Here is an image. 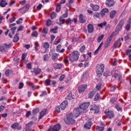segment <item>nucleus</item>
<instances>
[{
	"label": "nucleus",
	"mask_w": 131,
	"mask_h": 131,
	"mask_svg": "<svg viewBox=\"0 0 131 131\" xmlns=\"http://www.w3.org/2000/svg\"><path fill=\"white\" fill-rule=\"evenodd\" d=\"M48 113V109L45 108L41 112L39 113V119H41L46 114Z\"/></svg>",
	"instance_id": "obj_14"
},
{
	"label": "nucleus",
	"mask_w": 131,
	"mask_h": 131,
	"mask_svg": "<svg viewBox=\"0 0 131 131\" xmlns=\"http://www.w3.org/2000/svg\"><path fill=\"white\" fill-rule=\"evenodd\" d=\"M103 38H104V34L101 35L97 38V41L98 42H101V41L103 40Z\"/></svg>",
	"instance_id": "obj_44"
},
{
	"label": "nucleus",
	"mask_w": 131,
	"mask_h": 131,
	"mask_svg": "<svg viewBox=\"0 0 131 131\" xmlns=\"http://www.w3.org/2000/svg\"><path fill=\"white\" fill-rule=\"evenodd\" d=\"M104 127L100 126H96V131H103L104 130Z\"/></svg>",
	"instance_id": "obj_49"
},
{
	"label": "nucleus",
	"mask_w": 131,
	"mask_h": 131,
	"mask_svg": "<svg viewBox=\"0 0 131 131\" xmlns=\"http://www.w3.org/2000/svg\"><path fill=\"white\" fill-rule=\"evenodd\" d=\"M108 12L109 10H108V9L104 8L101 11L100 14L102 17H104V16L106 15V13H108Z\"/></svg>",
	"instance_id": "obj_20"
},
{
	"label": "nucleus",
	"mask_w": 131,
	"mask_h": 131,
	"mask_svg": "<svg viewBox=\"0 0 131 131\" xmlns=\"http://www.w3.org/2000/svg\"><path fill=\"white\" fill-rule=\"evenodd\" d=\"M50 32L52 33H57L58 32V27H55L54 28L50 29Z\"/></svg>",
	"instance_id": "obj_30"
},
{
	"label": "nucleus",
	"mask_w": 131,
	"mask_h": 131,
	"mask_svg": "<svg viewBox=\"0 0 131 131\" xmlns=\"http://www.w3.org/2000/svg\"><path fill=\"white\" fill-rule=\"evenodd\" d=\"M119 45V46H121V43L120 42V38H119L118 40L116 41L114 44V48L116 49L117 48H119V46H117Z\"/></svg>",
	"instance_id": "obj_22"
},
{
	"label": "nucleus",
	"mask_w": 131,
	"mask_h": 131,
	"mask_svg": "<svg viewBox=\"0 0 131 131\" xmlns=\"http://www.w3.org/2000/svg\"><path fill=\"white\" fill-rule=\"evenodd\" d=\"M123 23H124V19H122L119 21V24H118L116 28V31H119L121 28H122V26H123Z\"/></svg>",
	"instance_id": "obj_10"
},
{
	"label": "nucleus",
	"mask_w": 131,
	"mask_h": 131,
	"mask_svg": "<svg viewBox=\"0 0 131 131\" xmlns=\"http://www.w3.org/2000/svg\"><path fill=\"white\" fill-rule=\"evenodd\" d=\"M91 105V102H83L79 106L80 109H81L82 110H83L84 111L85 110L88 109L90 105Z\"/></svg>",
	"instance_id": "obj_6"
},
{
	"label": "nucleus",
	"mask_w": 131,
	"mask_h": 131,
	"mask_svg": "<svg viewBox=\"0 0 131 131\" xmlns=\"http://www.w3.org/2000/svg\"><path fill=\"white\" fill-rule=\"evenodd\" d=\"M65 23V19L63 18V17H60L59 18V22H57V24H59V25H61L62 24H64Z\"/></svg>",
	"instance_id": "obj_29"
},
{
	"label": "nucleus",
	"mask_w": 131,
	"mask_h": 131,
	"mask_svg": "<svg viewBox=\"0 0 131 131\" xmlns=\"http://www.w3.org/2000/svg\"><path fill=\"white\" fill-rule=\"evenodd\" d=\"M72 22H73V20H72L69 18L66 19V24H67V25H69V24L72 23Z\"/></svg>",
	"instance_id": "obj_41"
},
{
	"label": "nucleus",
	"mask_w": 131,
	"mask_h": 131,
	"mask_svg": "<svg viewBox=\"0 0 131 131\" xmlns=\"http://www.w3.org/2000/svg\"><path fill=\"white\" fill-rule=\"evenodd\" d=\"M59 56V54L58 53H53L52 55V60H56V59H58V56Z\"/></svg>",
	"instance_id": "obj_35"
},
{
	"label": "nucleus",
	"mask_w": 131,
	"mask_h": 131,
	"mask_svg": "<svg viewBox=\"0 0 131 131\" xmlns=\"http://www.w3.org/2000/svg\"><path fill=\"white\" fill-rule=\"evenodd\" d=\"M114 5V1L113 0H107L106 2V6L110 8Z\"/></svg>",
	"instance_id": "obj_23"
},
{
	"label": "nucleus",
	"mask_w": 131,
	"mask_h": 131,
	"mask_svg": "<svg viewBox=\"0 0 131 131\" xmlns=\"http://www.w3.org/2000/svg\"><path fill=\"white\" fill-rule=\"evenodd\" d=\"M49 32V28L47 27H44L42 30V36H43V37H46L47 36V34H48Z\"/></svg>",
	"instance_id": "obj_15"
},
{
	"label": "nucleus",
	"mask_w": 131,
	"mask_h": 131,
	"mask_svg": "<svg viewBox=\"0 0 131 131\" xmlns=\"http://www.w3.org/2000/svg\"><path fill=\"white\" fill-rule=\"evenodd\" d=\"M105 69V66L103 64H97L96 68V74L99 75V74H102L104 72V70Z\"/></svg>",
	"instance_id": "obj_3"
},
{
	"label": "nucleus",
	"mask_w": 131,
	"mask_h": 131,
	"mask_svg": "<svg viewBox=\"0 0 131 131\" xmlns=\"http://www.w3.org/2000/svg\"><path fill=\"white\" fill-rule=\"evenodd\" d=\"M110 102L111 104H114L116 102V99L115 98H111Z\"/></svg>",
	"instance_id": "obj_62"
},
{
	"label": "nucleus",
	"mask_w": 131,
	"mask_h": 131,
	"mask_svg": "<svg viewBox=\"0 0 131 131\" xmlns=\"http://www.w3.org/2000/svg\"><path fill=\"white\" fill-rule=\"evenodd\" d=\"M107 25V22H104L102 23L98 24L97 25L98 27H100V28H103L104 26Z\"/></svg>",
	"instance_id": "obj_36"
},
{
	"label": "nucleus",
	"mask_w": 131,
	"mask_h": 131,
	"mask_svg": "<svg viewBox=\"0 0 131 131\" xmlns=\"http://www.w3.org/2000/svg\"><path fill=\"white\" fill-rule=\"evenodd\" d=\"M18 35H19V34H16L13 38V41L14 42H17V41H18L19 40V36H18Z\"/></svg>",
	"instance_id": "obj_37"
},
{
	"label": "nucleus",
	"mask_w": 131,
	"mask_h": 131,
	"mask_svg": "<svg viewBox=\"0 0 131 131\" xmlns=\"http://www.w3.org/2000/svg\"><path fill=\"white\" fill-rule=\"evenodd\" d=\"M79 52L75 50L71 53L69 54L68 55L69 60L71 62H75V61H77L78 60V58H79Z\"/></svg>",
	"instance_id": "obj_1"
},
{
	"label": "nucleus",
	"mask_w": 131,
	"mask_h": 131,
	"mask_svg": "<svg viewBox=\"0 0 131 131\" xmlns=\"http://www.w3.org/2000/svg\"><path fill=\"white\" fill-rule=\"evenodd\" d=\"M6 51V48H5V45H3V46L1 45L0 46V52H5Z\"/></svg>",
	"instance_id": "obj_55"
},
{
	"label": "nucleus",
	"mask_w": 131,
	"mask_h": 131,
	"mask_svg": "<svg viewBox=\"0 0 131 131\" xmlns=\"http://www.w3.org/2000/svg\"><path fill=\"white\" fill-rule=\"evenodd\" d=\"M113 36H114V32L112 33V34L108 37L106 42L107 43H110L111 41L112 40V38H113Z\"/></svg>",
	"instance_id": "obj_27"
},
{
	"label": "nucleus",
	"mask_w": 131,
	"mask_h": 131,
	"mask_svg": "<svg viewBox=\"0 0 131 131\" xmlns=\"http://www.w3.org/2000/svg\"><path fill=\"white\" fill-rule=\"evenodd\" d=\"M32 124H33V122H30L26 125V128H29V127H30V126H31Z\"/></svg>",
	"instance_id": "obj_56"
},
{
	"label": "nucleus",
	"mask_w": 131,
	"mask_h": 131,
	"mask_svg": "<svg viewBox=\"0 0 131 131\" xmlns=\"http://www.w3.org/2000/svg\"><path fill=\"white\" fill-rule=\"evenodd\" d=\"M82 56L84 59H85L86 57H89V56L90 57V58H91V57H92V53L90 52L88 53L86 55H85V54H83Z\"/></svg>",
	"instance_id": "obj_57"
},
{
	"label": "nucleus",
	"mask_w": 131,
	"mask_h": 131,
	"mask_svg": "<svg viewBox=\"0 0 131 131\" xmlns=\"http://www.w3.org/2000/svg\"><path fill=\"white\" fill-rule=\"evenodd\" d=\"M18 12L20 13L21 14H25V13L26 12L25 11V9H24V7H22L18 9Z\"/></svg>",
	"instance_id": "obj_43"
},
{
	"label": "nucleus",
	"mask_w": 131,
	"mask_h": 131,
	"mask_svg": "<svg viewBox=\"0 0 131 131\" xmlns=\"http://www.w3.org/2000/svg\"><path fill=\"white\" fill-rule=\"evenodd\" d=\"M8 5V3L5 0L0 1V7L1 8H5L6 6Z\"/></svg>",
	"instance_id": "obj_21"
},
{
	"label": "nucleus",
	"mask_w": 131,
	"mask_h": 131,
	"mask_svg": "<svg viewBox=\"0 0 131 131\" xmlns=\"http://www.w3.org/2000/svg\"><path fill=\"white\" fill-rule=\"evenodd\" d=\"M89 33H92L94 32V26L89 24L87 27Z\"/></svg>",
	"instance_id": "obj_17"
},
{
	"label": "nucleus",
	"mask_w": 131,
	"mask_h": 131,
	"mask_svg": "<svg viewBox=\"0 0 131 131\" xmlns=\"http://www.w3.org/2000/svg\"><path fill=\"white\" fill-rule=\"evenodd\" d=\"M88 89V84H84L78 86V91L80 94L84 93V92Z\"/></svg>",
	"instance_id": "obj_7"
},
{
	"label": "nucleus",
	"mask_w": 131,
	"mask_h": 131,
	"mask_svg": "<svg viewBox=\"0 0 131 131\" xmlns=\"http://www.w3.org/2000/svg\"><path fill=\"white\" fill-rule=\"evenodd\" d=\"M56 16H57V14H56V13L55 12H52L50 14V17L51 18V19H54V18H56Z\"/></svg>",
	"instance_id": "obj_52"
},
{
	"label": "nucleus",
	"mask_w": 131,
	"mask_h": 131,
	"mask_svg": "<svg viewBox=\"0 0 131 131\" xmlns=\"http://www.w3.org/2000/svg\"><path fill=\"white\" fill-rule=\"evenodd\" d=\"M34 45H35V51H38V48H39V43H38V42L37 41L35 42Z\"/></svg>",
	"instance_id": "obj_40"
},
{
	"label": "nucleus",
	"mask_w": 131,
	"mask_h": 131,
	"mask_svg": "<svg viewBox=\"0 0 131 131\" xmlns=\"http://www.w3.org/2000/svg\"><path fill=\"white\" fill-rule=\"evenodd\" d=\"M23 22V18L22 17H20L16 21V24L18 25H19V24H21Z\"/></svg>",
	"instance_id": "obj_54"
},
{
	"label": "nucleus",
	"mask_w": 131,
	"mask_h": 131,
	"mask_svg": "<svg viewBox=\"0 0 131 131\" xmlns=\"http://www.w3.org/2000/svg\"><path fill=\"white\" fill-rule=\"evenodd\" d=\"M16 20V17L13 16L12 17L10 18L9 20V23H13Z\"/></svg>",
	"instance_id": "obj_51"
},
{
	"label": "nucleus",
	"mask_w": 131,
	"mask_h": 131,
	"mask_svg": "<svg viewBox=\"0 0 131 131\" xmlns=\"http://www.w3.org/2000/svg\"><path fill=\"white\" fill-rule=\"evenodd\" d=\"M103 45H104V43L102 42L99 46L97 49L95 51V54H98V53H99V51H100V49H101V48H102V47L103 46Z\"/></svg>",
	"instance_id": "obj_33"
},
{
	"label": "nucleus",
	"mask_w": 131,
	"mask_h": 131,
	"mask_svg": "<svg viewBox=\"0 0 131 131\" xmlns=\"http://www.w3.org/2000/svg\"><path fill=\"white\" fill-rule=\"evenodd\" d=\"M92 125H93V123L91 121L86 123L84 125V128L86 129H91V127H92Z\"/></svg>",
	"instance_id": "obj_18"
},
{
	"label": "nucleus",
	"mask_w": 131,
	"mask_h": 131,
	"mask_svg": "<svg viewBox=\"0 0 131 131\" xmlns=\"http://www.w3.org/2000/svg\"><path fill=\"white\" fill-rule=\"evenodd\" d=\"M95 94H96V92H95V91L90 92L89 93V98H90V99H92Z\"/></svg>",
	"instance_id": "obj_32"
},
{
	"label": "nucleus",
	"mask_w": 131,
	"mask_h": 131,
	"mask_svg": "<svg viewBox=\"0 0 131 131\" xmlns=\"http://www.w3.org/2000/svg\"><path fill=\"white\" fill-rule=\"evenodd\" d=\"M73 113H71L68 114L67 115V119L64 121L66 123H67V124H69V123L73 124L75 123V120L73 119Z\"/></svg>",
	"instance_id": "obj_2"
},
{
	"label": "nucleus",
	"mask_w": 131,
	"mask_h": 131,
	"mask_svg": "<svg viewBox=\"0 0 131 131\" xmlns=\"http://www.w3.org/2000/svg\"><path fill=\"white\" fill-rule=\"evenodd\" d=\"M45 85H51V79H47L45 80Z\"/></svg>",
	"instance_id": "obj_42"
},
{
	"label": "nucleus",
	"mask_w": 131,
	"mask_h": 131,
	"mask_svg": "<svg viewBox=\"0 0 131 131\" xmlns=\"http://www.w3.org/2000/svg\"><path fill=\"white\" fill-rule=\"evenodd\" d=\"M51 25H53V21H52V20L50 19H49L46 21V26L49 27L51 26Z\"/></svg>",
	"instance_id": "obj_31"
},
{
	"label": "nucleus",
	"mask_w": 131,
	"mask_h": 131,
	"mask_svg": "<svg viewBox=\"0 0 131 131\" xmlns=\"http://www.w3.org/2000/svg\"><path fill=\"white\" fill-rule=\"evenodd\" d=\"M23 8L25 9V11L27 12V11H28V10H29V8H30V5L27 4L25 6H24Z\"/></svg>",
	"instance_id": "obj_47"
},
{
	"label": "nucleus",
	"mask_w": 131,
	"mask_h": 131,
	"mask_svg": "<svg viewBox=\"0 0 131 131\" xmlns=\"http://www.w3.org/2000/svg\"><path fill=\"white\" fill-rule=\"evenodd\" d=\"M24 86V83H23V82H20L19 83L18 89L19 90H21V89H23Z\"/></svg>",
	"instance_id": "obj_63"
},
{
	"label": "nucleus",
	"mask_w": 131,
	"mask_h": 131,
	"mask_svg": "<svg viewBox=\"0 0 131 131\" xmlns=\"http://www.w3.org/2000/svg\"><path fill=\"white\" fill-rule=\"evenodd\" d=\"M17 29V27H14L13 28H10L11 31H12V34L14 35L15 34V31Z\"/></svg>",
	"instance_id": "obj_53"
},
{
	"label": "nucleus",
	"mask_w": 131,
	"mask_h": 131,
	"mask_svg": "<svg viewBox=\"0 0 131 131\" xmlns=\"http://www.w3.org/2000/svg\"><path fill=\"white\" fill-rule=\"evenodd\" d=\"M11 127L13 129H17L18 130H20V129L22 128V127L19 124V123H14L12 124L11 125Z\"/></svg>",
	"instance_id": "obj_11"
},
{
	"label": "nucleus",
	"mask_w": 131,
	"mask_h": 131,
	"mask_svg": "<svg viewBox=\"0 0 131 131\" xmlns=\"http://www.w3.org/2000/svg\"><path fill=\"white\" fill-rule=\"evenodd\" d=\"M54 69H61L62 64L61 63H54L53 66Z\"/></svg>",
	"instance_id": "obj_25"
},
{
	"label": "nucleus",
	"mask_w": 131,
	"mask_h": 131,
	"mask_svg": "<svg viewBox=\"0 0 131 131\" xmlns=\"http://www.w3.org/2000/svg\"><path fill=\"white\" fill-rule=\"evenodd\" d=\"M32 63L29 62L27 64V68L29 70H31L32 68Z\"/></svg>",
	"instance_id": "obj_59"
},
{
	"label": "nucleus",
	"mask_w": 131,
	"mask_h": 131,
	"mask_svg": "<svg viewBox=\"0 0 131 131\" xmlns=\"http://www.w3.org/2000/svg\"><path fill=\"white\" fill-rule=\"evenodd\" d=\"M79 20L80 23H84L85 22V17L82 14H80L79 16Z\"/></svg>",
	"instance_id": "obj_19"
},
{
	"label": "nucleus",
	"mask_w": 131,
	"mask_h": 131,
	"mask_svg": "<svg viewBox=\"0 0 131 131\" xmlns=\"http://www.w3.org/2000/svg\"><path fill=\"white\" fill-rule=\"evenodd\" d=\"M50 38H51L50 43H52L54 42V39L56 38V36H55V35H51Z\"/></svg>",
	"instance_id": "obj_48"
},
{
	"label": "nucleus",
	"mask_w": 131,
	"mask_h": 131,
	"mask_svg": "<svg viewBox=\"0 0 131 131\" xmlns=\"http://www.w3.org/2000/svg\"><path fill=\"white\" fill-rule=\"evenodd\" d=\"M67 99L68 100H73V96H72V93H69L67 96Z\"/></svg>",
	"instance_id": "obj_38"
},
{
	"label": "nucleus",
	"mask_w": 131,
	"mask_h": 131,
	"mask_svg": "<svg viewBox=\"0 0 131 131\" xmlns=\"http://www.w3.org/2000/svg\"><path fill=\"white\" fill-rule=\"evenodd\" d=\"M90 111H94V113H98L99 110V106L96 104H93L91 105L90 107Z\"/></svg>",
	"instance_id": "obj_9"
},
{
	"label": "nucleus",
	"mask_w": 131,
	"mask_h": 131,
	"mask_svg": "<svg viewBox=\"0 0 131 131\" xmlns=\"http://www.w3.org/2000/svg\"><path fill=\"white\" fill-rule=\"evenodd\" d=\"M26 57H27V53H23L21 56V60L25 61V59H26Z\"/></svg>",
	"instance_id": "obj_46"
},
{
	"label": "nucleus",
	"mask_w": 131,
	"mask_h": 131,
	"mask_svg": "<svg viewBox=\"0 0 131 131\" xmlns=\"http://www.w3.org/2000/svg\"><path fill=\"white\" fill-rule=\"evenodd\" d=\"M38 36V33L37 31H33L31 34V36L33 37H37Z\"/></svg>",
	"instance_id": "obj_39"
},
{
	"label": "nucleus",
	"mask_w": 131,
	"mask_h": 131,
	"mask_svg": "<svg viewBox=\"0 0 131 131\" xmlns=\"http://www.w3.org/2000/svg\"><path fill=\"white\" fill-rule=\"evenodd\" d=\"M4 45V48H5V50H7V49H10V48H11V44L7 45L6 43H5Z\"/></svg>",
	"instance_id": "obj_64"
},
{
	"label": "nucleus",
	"mask_w": 131,
	"mask_h": 131,
	"mask_svg": "<svg viewBox=\"0 0 131 131\" xmlns=\"http://www.w3.org/2000/svg\"><path fill=\"white\" fill-rule=\"evenodd\" d=\"M31 72L36 76L37 75H38V74L41 73V69L39 68H34L33 71H31Z\"/></svg>",
	"instance_id": "obj_8"
},
{
	"label": "nucleus",
	"mask_w": 131,
	"mask_h": 131,
	"mask_svg": "<svg viewBox=\"0 0 131 131\" xmlns=\"http://www.w3.org/2000/svg\"><path fill=\"white\" fill-rule=\"evenodd\" d=\"M39 110H38V108H35L34 110H33V114L35 115L37 114V113H38Z\"/></svg>",
	"instance_id": "obj_61"
},
{
	"label": "nucleus",
	"mask_w": 131,
	"mask_h": 131,
	"mask_svg": "<svg viewBox=\"0 0 131 131\" xmlns=\"http://www.w3.org/2000/svg\"><path fill=\"white\" fill-rule=\"evenodd\" d=\"M115 108L119 112H122V107L120 106V103H117L115 105Z\"/></svg>",
	"instance_id": "obj_24"
},
{
	"label": "nucleus",
	"mask_w": 131,
	"mask_h": 131,
	"mask_svg": "<svg viewBox=\"0 0 131 131\" xmlns=\"http://www.w3.org/2000/svg\"><path fill=\"white\" fill-rule=\"evenodd\" d=\"M49 54L43 55V61H48V60H49Z\"/></svg>",
	"instance_id": "obj_60"
},
{
	"label": "nucleus",
	"mask_w": 131,
	"mask_h": 131,
	"mask_svg": "<svg viewBox=\"0 0 131 131\" xmlns=\"http://www.w3.org/2000/svg\"><path fill=\"white\" fill-rule=\"evenodd\" d=\"M56 11L57 12H60V11H61V4H57L56 8Z\"/></svg>",
	"instance_id": "obj_45"
},
{
	"label": "nucleus",
	"mask_w": 131,
	"mask_h": 131,
	"mask_svg": "<svg viewBox=\"0 0 131 131\" xmlns=\"http://www.w3.org/2000/svg\"><path fill=\"white\" fill-rule=\"evenodd\" d=\"M116 14H117V12L116 10H113L110 13V17L112 19H113V17L115 16H116Z\"/></svg>",
	"instance_id": "obj_26"
},
{
	"label": "nucleus",
	"mask_w": 131,
	"mask_h": 131,
	"mask_svg": "<svg viewBox=\"0 0 131 131\" xmlns=\"http://www.w3.org/2000/svg\"><path fill=\"white\" fill-rule=\"evenodd\" d=\"M62 45L61 44H59L56 46V52L58 53H61L63 54L64 52H65V49L62 48L61 50Z\"/></svg>",
	"instance_id": "obj_12"
},
{
	"label": "nucleus",
	"mask_w": 131,
	"mask_h": 131,
	"mask_svg": "<svg viewBox=\"0 0 131 131\" xmlns=\"http://www.w3.org/2000/svg\"><path fill=\"white\" fill-rule=\"evenodd\" d=\"M68 105V102L66 100L63 101L60 105V108L61 110H65L66 106Z\"/></svg>",
	"instance_id": "obj_16"
},
{
	"label": "nucleus",
	"mask_w": 131,
	"mask_h": 131,
	"mask_svg": "<svg viewBox=\"0 0 131 131\" xmlns=\"http://www.w3.org/2000/svg\"><path fill=\"white\" fill-rule=\"evenodd\" d=\"M79 115H80V112L79 111H77V108H75V113H74L73 117L75 118H77V117H78V116H79Z\"/></svg>",
	"instance_id": "obj_28"
},
{
	"label": "nucleus",
	"mask_w": 131,
	"mask_h": 131,
	"mask_svg": "<svg viewBox=\"0 0 131 131\" xmlns=\"http://www.w3.org/2000/svg\"><path fill=\"white\" fill-rule=\"evenodd\" d=\"M100 100V94L99 93H97L94 98V101H99Z\"/></svg>",
	"instance_id": "obj_50"
},
{
	"label": "nucleus",
	"mask_w": 131,
	"mask_h": 131,
	"mask_svg": "<svg viewBox=\"0 0 131 131\" xmlns=\"http://www.w3.org/2000/svg\"><path fill=\"white\" fill-rule=\"evenodd\" d=\"M60 129H61V125L57 124L54 126H51L48 131H60Z\"/></svg>",
	"instance_id": "obj_5"
},
{
	"label": "nucleus",
	"mask_w": 131,
	"mask_h": 131,
	"mask_svg": "<svg viewBox=\"0 0 131 131\" xmlns=\"http://www.w3.org/2000/svg\"><path fill=\"white\" fill-rule=\"evenodd\" d=\"M43 48L45 49L46 50H47V49H49L50 48V44L48 42H45L43 43Z\"/></svg>",
	"instance_id": "obj_34"
},
{
	"label": "nucleus",
	"mask_w": 131,
	"mask_h": 131,
	"mask_svg": "<svg viewBox=\"0 0 131 131\" xmlns=\"http://www.w3.org/2000/svg\"><path fill=\"white\" fill-rule=\"evenodd\" d=\"M90 7L92 8L93 11L94 12H97V11H99V9H100V6L98 5H94V4L91 3L90 4Z\"/></svg>",
	"instance_id": "obj_13"
},
{
	"label": "nucleus",
	"mask_w": 131,
	"mask_h": 131,
	"mask_svg": "<svg viewBox=\"0 0 131 131\" xmlns=\"http://www.w3.org/2000/svg\"><path fill=\"white\" fill-rule=\"evenodd\" d=\"M104 114L107 117V118H108L109 119H112V118H114L115 115H114V112L112 110H106L104 112Z\"/></svg>",
	"instance_id": "obj_4"
},
{
	"label": "nucleus",
	"mask_w": 131,
	"mask_h": 131,
	"mask_svg": "<svg viewBox=\"0 0 131 131\" xmlns=\"http://www.w3.org/2000/svg\"><path fill=\"white\" fill-rule=\"evenodd\" d=\"M128 24H127V25L125 27V29L126 30H127V31H128V30H129L130 29V23H129L128 20Z\"/></svg>",
	"instance_id": "obj_58"
}]
</instances>
